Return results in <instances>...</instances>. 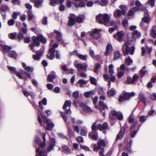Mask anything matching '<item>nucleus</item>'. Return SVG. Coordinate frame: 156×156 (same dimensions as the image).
I'll use <instances>...</instances> for the list:
<instances>
[{
	"mask_svg": "<svg viewBox=\"0 0 156 156\" xmlns=\"http://www.w3.org/2000/svg\"><path fill=\"white\" fill-rule=\"evenodd\" d=\"M75 20L72 17L69 18V20L68 22V25L69 26H72L75 24Z\"/></svg>",
	"mask_w": 156,
	"mask_h": 156,
	"instance_id": "obj_40",
	"label": "nucleus"
},
{
	"mask_svg": "<svg viewBox=\"0 0 156 156\" xmlns=\"http://www.w3.org/2000/svg\"><path fill=\"white\" fill-rule=\"evenodd\" d=\"M109 69V73L110 75L112 74L113 73V66L112 64L110 65L108 67Z\"/></svg>",
	"mask_w": 156,
	"mask_h": 156,
	"instance_id": "obj_53",
	"label": "nucleus"
},
{
	"mask_svg": "<svg viewBox=\"0 0 156 156\" xmlns=\"http://www.w3.org/2000/svg\"><path fill=\"white\" fill-rule=\"evenodd\" d=\"M9 10V7L8 6L4 5L2 6L1 8V11L4 12H6L7 11H8Z\"/></svg>",
	"mask_w": 156,
	"mask_h": 156,
	"instance_id": "obj_57",
	"label": "nucleus"
},
{
	"mask_svg": "<svg viewBox=\"0 0 156 156\" xmlns=\"http://www.w3.org/2000/svg\"><path fill=\"white\" fill-rule=\"evenodd\" d=\"M87 83V81L83 79H80L77 82L76 85L77 87H83L84 85L86 84Z\"/></svg>",
	"mask_w": 156,
	"mask_h": 156,
	"instance_id": "obj_22",
	"label": "nucleus"
},
{
	"mask_svg": "<svg viewBox=\"0 0 156 156\" xmlns=\"http://www.w3.org/2000/svg\"><path fill=\"white\" fill-rule=\"evenodd\" d=\"M78 4L77 2L74 1L72 2L69 0H68L66 2L67 6L69 8L72 7L73 5L76 8H81L83 6L82 5H83L82 2L80 3L81 5H78Z\"/></svg>",
	"mask_w": 156,
	"mask_h": 156,
	"instance_id": "obj_11",
	"label": "nucleus"
},
{
	"mask_svg": "<svg viewBox=\"0 0 156 156\" xmlns=\"http://www.w3.org/2000/svg\"><path fill=\"white\" fill-rule=\"evenodd\" d=\"M135 95V93L134 92L131 93L126 92L123 94V96L126 100L129 99L130 97H133Z\"/></svg>",
	"mask_w": 156,
	"mask_h": 156,
	"instance_id": "obj_29",
	"label": "nucleus"
},
{
	"mask_svg": "<svg viewBox=\"0 0 156 156\" xmlns=\"http://www.w3.org/2000/svg\"><path fill=\"white\" fill-rule=\"evenodd\" d=\"M1 47L3 50L2 51L3 53H9L10 50L12 49L11 46H8L5 45H1Z\"/></svg>",
	"mask_w": 156,
	"mask_h": 156,
	"instance_id": "obj_21",
	"label": "nucleus"
},
{
	"mask_svg": "<svg viewBox=\"0 0 156 156\" xmlns=\"http://www.w3.org/2000/svg\"><path fill=\"white\" fill-rule=\"evenodd\" d=\"M119 8L121 9V11H122L123 15H125L126 13V6L123 5H121L119 6Z\"/></svg>",
	"mask_w": 156,
	"mask_h": 156,
	"instance_id": "obj_48",
	"label": "nucleus"
},
{
	"mask_svg": "<svg viewBox=\"0 0 156 156\" xmlns=\"http://www.w3.org/2000/svg\"><path fill=\"white\" fill-rule=\"evenodd\" d=\"M32 40L33 41V43L30 44H29V46L31 50L34 51V47L35 46H38L40 45V42L37 39L36 37L34 36L32 37Z\"/></svg>",
	"mask_w": 156,
	"mask_h": 156,
	"instance_id": "obj_10",
	"label": "nucleus"
},
{
	"mask_svg": "<svg viewBox=\"0 0 156 156\" xmlns=\"http://www.w3.org/2000/svg\"><path fill=\"white\" fill-rule=\"evenodd\" d=\"M76 56L80 59L86 61L87 59V56L86 55H82L79 53H76Z\"/></svg>",
	"mask_w": 156,
	"mask_h": 156,
	"instance_id": "obj_42",
	"label": "nucleus"
},
{
	"mask_svg": "<svg viewBox=\"0 0 156 156\" xmlns=\"http://www.w3.org/2000/svg\"><path fill=\"white\" fill-rule=\"evenodd\" d=\"M124 74V71H118V77L119 78L121 77Z\"/></svg>",
	"mask_w": 156,
	"mask_h": 156,
	"instance_id": "obj_62",
	"label": "nucleus"
},
{
	"mask_svg": "<svg viewBox=\"0 0 156 156\" xmlns=\"http://www.w3.org/2000/svg\"><path fill=\"white\" fill-rule=\"evenodd\" d=\"M91 129L93 132H97V131L98 129L97 125V123L96 122H94L91 126Z\"/></svg>",
	"mask_w": 156,
	"mask_h": 156,
	"instance_id": "obj_47",
	"label": "nucleus"
},
{
	"mask_svg": "<svg viewBox=\"0 0 156 156\" xmlns=\"http://www.w3.org/2000/svg\"><path fill=\"white\" fill-rule=\"evenodd\" d=\"M17 33L16 32L11 33L8 34L9 37L12 40H16Z\"/></svg>",
	"mask_w": 156,
	"mask_h": 156,
	"instance_id": "obj_41",
	"label": "nucleus"
},
{
	"mask_svg": "<svg viewBox=\"0 0 156 156\" xmlns=\"http://www.w3.org/2000/svg\"><path fill=\"white\" fill-rule=\"evenodd\" d=\"M90 80L91 84L94 85H96L97 84V79L95 78L92 77H90Z\"/></svg>",
	"mask_w": 156,
	"mask_h": 156,
	"instance_id": "obj_45",
	"label": "nucleus"
},
{
	"mask_svg": "<svg viewBox=\"0 0 156 156\" xmlns=\"http://www.w3.org/2000/svg\"><path fill=\"white\" fill-rule=\"evenodd\" d=\"M108 125L106 122H104L103 124L99 123L97 125L98 129L100 131L108 129Z\"/></svg>",
	"mask_w": 156,
	"mask_h": 156,
	"instance_id": "obj_19",
	"label": "nucleus"
},
{
	"mask_svg": "<svg viewBox=\"0 0 156 156\" xmlns=\"http://www.w3.org/2000/svg\"><path fill=\"white\" fill-rule=\"evenodd\" d=\"M89 55L94 60H97L100 58V56L99 55H94V51L91 48L89 49Z\"/></svg>",
	"mask_w": 156,
	"mask_h": 156,
	"instance_id": "obj_27",
	"label": "nucleus"
},
{
	"mask_svg": "<svg viewBox=\"0 0 156 156\" xmlns=\"http://www.w3.org/2000/svg\"><path fill=\"white\" fill-rule=\"evenodd\" d=\"M128 25V20L126 19H124L122 22V26L126 28Z\"/></svg>",
	"mask_w": 156,
	"mask_h": 156,
	"instance_id": "obj_52",
	"label": "nucleus"
},
{
	"mask_svg": "<svg viewBox=\"0 0 156 156\" xmlns=\"http://www.w3.org/2000/svg\"><path fill=\"white\" fill-rule=\"evenodd\" d=\"M75 67L78 69H82L86 71L87 67V66L85 63H84L83 64L78 63L76 65V66H75Z\"/></svg>",
	"mask_w": 156,
	"mask_h": 156,
	"instance_id": "obj_24",
	"label": "nucleus"
},
{
	"mask_svg": "<svg viewBox=\"0 0 156 156\" xmlns=\"http://www.w3.org/2000/svg\"><path fill=\"white\" fill-rule=\"evenodd\" d=\"M138 8L133 7L130 9L127 13V15L128 16H132L134 15L135 12L138 10Z\"/></svg>",
	"mask_w": 156,
	"mask_h": 156,
	"instance_id": "obj_28",
	"label": "nucleus"
},
{
	"mask_svg": "<svg viewBox=\"0 0 156 156\" xmlns=\"http://www.w3.org/2000/svg\"><path fill=\"white\" fill-rule=\"evenodd\" d=\"M120 56V55L119 51H117L114 54V60H116L119 58Z\"/></svg>",
	"mask_w": 156,
	"mask_h": 156,
	"instance_id": "obj_49",
	"label": "nucleus"
},
{
	"mask_svg": "<svg viewBox=\"0 0 156 156\" xmlns=\"http://www.w3.org/2000/svg\"><path fill=\"white\" fill-rule=\"evenodd\" d=\"M132 40H129L128 38V41L125 42V44L122 46V51L124 55H128L129 53L133 55L134 53L135 47L133 45L130 47L132 43L133 44L135 41V37H139L141 36V33L136 30H133L132 33Z\"/></svg>",
	"mask_w": 156,
	"mask_h": 156,
	"instance_id": "obj_1",
	"label": "nucleus"
},
{
	"mask_svg": "<svg viewBox=\"0 0 156 156\" xmlns=\"http://www.w3.org/2000/svg\"><path fill=\"white\" fill-rule=\"evenodd\" d=\"M80 135L83 136H85L87 134V130L86 128L84 127L80 130Z\"/></svg>",
	"mask_w": 156,
	"mask_h": 156,
	"instance_id": "obj_44",
	"label": "nucleus"
},
{
	"mask_svg": "<svg viewBox=\"0 0 156 156\" xmlns=\"http://www.w3.org/2000/svg\"><path fill=\"white\" fill-rule=\"evenodd\" d=\"M126 64L128 66L130 65L133 62V60L130 58V57H129L125 60Z\"/></svg>",
	"mask_w": 156,
	"mask_h": 156,
	"instance_id": "obj_46",
	"label": "nucleus"
},
{
	"mask_svg": "<svg viewBox=\"0 0 156 156\" xmlns=\"http://www.w3.org/2000/svg\"><path fill=\"white\" fill-rule=\"evenodd\" d=\"M37 39L39 42L40 41L43 44H45L47 42V39L41 34H38L37 35Z\"/></svg>",
	"mask_w": 156,
	"mask_h": 156,
	"instance_id": "obj_25",
	"label": "nucleus"
},
{
	"mask_svg": "<svg viewBox=\"0 0 156 156\" xmlns=\"http://www.w3.org/2000/svg\"><path fill=\"white\" fill-rule=\"evenodd\" d=\"M71 101L70 100H66L65 101L62 107L63 109L64 110H65V112H63L65 114H66L67 115L69 113L71 112L70 107L71 106Z\"/></svg>",
	"mask_w": 156,
	"mask_h": 156,
	"instance_id": "obj_6",
	"label": "nucleus"
},
{
	"mask_svg": "<svg viewBox=\"0 0 156 156\" xmlns=\"http://www.w3.org/2000/svg\"><path fill=\"white\" fill-rule=\"evenodd\" d=\"M73 98L75 99H77L79 96V92L78 91H75L73 94Z\"/></svg>",
	"mask_w": 156,
	"mask_h": 156,
	"instance_id": "obj_56",
	"label": "nucleus"
},
{
	"mask_svg": "<svg viewBox=\"0 0 156 156\" xmlns=\"http://www.w3.org/2000/svg\"><path fill=\"white\" fill-rule=\"evenodd\" d=\"M125 132V128L124 127H121L119 133L117 136L116 140L122 139L123 137Z\"/></svg>",
	"mask_w": 156,
	"mask_h": 156,
	"instance_id": "obj_18",
	"label": "nucleus"
},
{
	"mask_svg": "<svg viewBox=\"0 0 156 156\" xmlns=\"http://www.w3.org/2000/svg\"><path fill=\"white\" fill-rule=\"evenodd\" d=\"M134 119L133 115H131L128 117V122L129 123H133Z\"/></svg>",
	"mask_w": 156,
	"mask_h": 156,
	"instance_id": "obj_58",
	"label": "nucleus"
},
{
	"mask_svg": "<svg viewBox=\"0 0 156 156\" xmlns=\"http://www.w3.org/2000/svg\"><path fill=\"white\" fill-rule=\"evenodd\" d=\"M88 136L92 140H96L98 138V133L97 132L91 131L89 132Z\"/></svg>",
	"mask_w": 156,
	"mask_h": 156,
	"instance_id": "obj_23",
	"label": "nucleus"
},
{
	"mask_svg": "<svg viewBox=\"0 0 156 156\" xmlns=\"http://www.w3.org/2000/svg\"><path fill=\"white\" fill-rule=\"evenodd\" d=\"M54 33L56 34L55 37L59 43L63 44L64 42L62 38V34L60 32L56 30H54Z\"/></svg>",
	"mask_w": 156,
	"mask_h": 156,
	"instance_id": "obj_14",
	"label": "nucleus"
},
{
	"mask_svg": "<svg viewBox=\"0 0 156 156\" xmlns=\"http://www.w3.org/2000/svg\"><path fill=\"white\" fill-rule=\"evenodd\" d=\"M136 7L138 8V10L143 11V9L141 8L142 6H141V4L139 0H136L135 2Z\"/></svg>",
	"mask_w": 156,
	"mask_h": 156,
	"instance_id": "obj_43",
	"label": "nucleus"
},
{
	"mask_svg": "<svg viewBox=\"0 0 156 156\" xmlns=\"http://www.w3.org/2000/svg\"><path fill=\"white\" fill-rule=\"evenodd\" d=\"M43 53L44 52L43 51L40 50L37 51H36V54L33 55V58L35 60L39 61Z\"/></svg>",
	"mask_w": 156,
	"mask_h": 156,
	"instance_id": "obj_16",
	"label": "nucleus"
},
{
	"mask_svg": "<svg viewBox=\"0 0 156 156\" xmlns=\"http://www.w3.org/2000/svg\"><path fill=\"white\" fill-rule=\"evenodd\" d=\"M60 113L63 120H64V122H65L66 124L67 125V128L68 129L69 136L70 137H71L73 135V131L72 129H71V128L69 126H68L67 124V121L66 119V117L64 113L62 112H61Z\"/></svg>",
	"mask_w": 156,
	"mask_h": 156,
	"instance_id": "obj_9",
	"label": "nucleus"
},
{
	"mask_svg": "<svg viewBox=\"0 0 156 156\" xmlns=\"http://www.w3.org/2000/svg\"><path fill=\"white\" fill-rule=\"evenodd\" d=\"M151 99L153 101H156V93H154L150 95Z\"/></svg>",
	"mask_w": 156,
	"mask_h": 156,
	"instance_id": "obj_64",
	"label": "nucleus"
},
{
	"mask_svg": "<svg viewBox=\"0 0 156 156\" xmlns=\"http://www.w3.org/2000/svg\"><path fill=\"white\" fill-rule=\"evenodd\" d=\"M28 18L29 20H31L34 17V15L32 14V12L31 10H29L27 12Z\"/></svg>",
	"mask_w": 156,
	"mask_h": 156,
	"instance_id": "obj_50",
	"label": "nucleus"
},
{
	"mask_svg": "<svg viewBox=\"0 0 156 156\" xmlns=\"http://www.w3.org/2000/svg\"><path fill=\"white\" fill-rule=\"evenodd\" d=\"M42 23L43 25H47L48 24V18L47 16H44L42 19Z\"/></svg>",
	"mask_w": 156,
	"mask_h": 156,
	"instance_id": "obj_54",
	"label": "nucleus"
},
{
	"mask_svg": "<svg viewBox=\"0 0 156 156\" xmlns=\"http://www.w3.org/2000/svg\"><path fill=\"white\" fill-rule=\"evenodd\" d=\"M70 120L72 123L73 124L75 123L78 125H81L83 123V121L80 120H77L75 122V118L74 117H71Z\"/></svg>",
	"mask_w": 156,
	"mask_h": 156,
	"instance_id": "obj_37",
	"label": "nucleus"
},
{
	"mask_svg": "<svg viewBox=\"0 0 156 156\" xmlns=\"http://www.w3.org/2000/svg\"><path fill=\"white\" fill-rule=\"evenodd\" d=\"M94 91H91L88 92H85L84 94V96L87 98L90 97V95L94 93Z\"/></svg>",
	"mask_w": 156,
	"mask_h": 156,
	"instance_id": "obj_59",
	"label": "nucleus"
},
{
	"mask_svg": "<svg viewBox=\"0 0 156 156\" xmlns=\"http://www.w3.org/2000/svg\"><path fill=\"white\" fill-rule=\"evenodd\" d=\"M42 103L44 105H46L47 104V100L46 98H44L42 99V101H40L39 102V106L41 109H43L44 107L42 104Z\"/></svg>",
	"mask_w": 156,
	"mask_h": 156,
	"instance_id": "obj_35",
	"label": "nucleus"
},
{
	"mask_svg": "<svg viewBox=\"0 0 156 156\" xmlns=\"http://www.w3.org/2000/svg\"><path fill=\"white\" fill-rule=\"evenodd\" d=\"M62 69L64 72H66L68 71L67 68V66L66 65H61V66Z\"/></svg>",
	"mask_w": 156,
	"mask_h": 156,
	"instance_id": "obj_61",
	"label": "nucleus"
},
{
	"mask_svg": "<svg viewBox=\"0 0 156 156\" xmlns=\"http://www.w3.org/2000/svg\"><path fill=\"white\" fill-rule=\"evenodd\" d=\"M142 20L144 22L147 23H149L150 21L149 18L147 16H144L143 17Z\"/></svg>",
	"mask_w": 156,
	"mask_h": 156,
	"instance_id": "obj_51",
	"label": "nucleus"
},
{
	"mask_svg": "<svg viewBox=\"0 0 156 156\" xmlns=\"http://www.w3.org/2000/svg\"><path fill=\"white\" fill-rule=\"evenodd\" d=\"M8 68L10 71H14L15 74L20 79L27 80V77L29 79L31 78L30 74L24 70H22L20 72H19L16 71V69L14 67L9 66L8 67Z\"/></svg>",
	"mask_w": 156,
	"mask_h": 156,
	"instance_id": "obj_2",
	"label": "nucleus"
},
{
	"mask_svg": "<svg viewBox=\"0 0 156 156\" xmlns=\"http://www.w3.org/2000/svg\"><path fill=\"white\" fill-rule=\"evenodd\" d=\"M95 108L99 110L101 113L104 116H105V109H108V107L106 104L102 101H99L98 102V105H95Z\"/></svg>",
	"mask_w": 156,
	"mask_h": 156,
	"instance_id": "obj_5",
	"label": "nucleus"
},
{
	"mask_svg": "<svg viewBox=\"0 0 156 156\" xmlns=\"http://www.w3.org/2000/svg\"><path fill=\"white\" fill-rule=\"evenodd\" d=\"M31 1L34 3V6L36 8L41 6L43 2V0H31Z\"/></svg>",
	"mask_w": 156,
	"mask_h": 156,
	"instance_id": "obj_32",
	"label": "nucleus"
},
{
	"mask_svg": "<svg viewBox=\"0 0 156 156\" xmlns=\"http://www.w3.org/2000/svg\"><path fill=\"white\" fill-rule=\"evenodd\" d=\"M15 20L13 19H11L8 21V24L10 26H12L14 24Z\"/></svg>",
	"mask_w": 156,
	"mask_h": 156,
	"instance_id": "obj_55",
	"label": "nucleus"
},
{
	"mask_svg": "<svg viewBox=\"0 0 156 156\" xmlns=\"http://www.w3.org/2000/svg\"><path fill=\"white\" fill-rule=\"evenodd\" d=\"M55 73L52 72L48 75L47 79L49 82H52L53 79L55 78Z\"/></svg>",
	"mask_w": 156,
	"mask_h": 156,
	"instance_id": "obj_36",
	"label": "nucleus"
},
{
	"mask_svg": "<svg viewBox=\"0 0 156 156\" xmlns=\"http://www.w3.org/2000/svg\"><path fill=\"white\" fill-rule=\"evenodd\" d=\"M105 146V143L104 140H100L97 143V146L95 144L94 145V150L95 151H97V150L101 149V147H103Z\"/></svg>",
	"mask_w": 156,
	"mask_h": 156,
	"instance_id": "obj_8",
	"label": "nucleus"
},
{
	"mask_svg": "<svg viewBox=\"0 0 156 156\" xmlns=\"http://www.w3.org/2000/svg\"><path fill=\"white\" fill-rule=\"evenodd\" d=\"M112 48L111 44H108L106 47V50L105 53V54L107 56L108 55L109 53L112 52Z\"/></svg>",
	"mask_w": 156,
	"mask_h": 156,
	"instance_id": "obj_30",
	"label": "nucleus"
},
{
	"mask_svg": "<svg viewBox=\"0 0 156 156\" xmlns=\"http://www.w3.org/2000/svg\"><path fill=\"white\" fill-rule=\"evenodd\" d=\"M17 55V53L15 51L12 50L9 51L8 56L9 57L16 59Z\"/></svg>",
	"mask_w": 156,
	"mask_h": 156,
	"instance_id": "obj_31",
	"label": "nucleus"
},
{
	"mask_svg": "<svg viewBox=\"0 0 156 156\" xmlns=\"http://www.w3.org/2000/svg\"><path fill=\"white\" fill-rule=\"evenodd\" d=\"M111 113L114 116L117 117L119 120L122 121L123 119V116L122 113L120 112H117L113 110L111 111Z\"/></svg>",
	"mask_w": 156,
	"mask_h": 156,
	"instance_id": "obj_13",
	"label": "nucleus"
},
{
	"mask_svg": "<svg viewBox=\"0 0 156 156\" xmlns=\"http://www.w3.org/2000/svg\"><path fill=\"white\" fill-rule=\"evenodd\" d=\"M90 34L94 38H98L99 37L100 33L98 29H95L93 31L90 32Z\"/></svg>",
	"mask_w": 156,
	"mask_h": 156,
	"instance_id": "obj_26",
	"label": "nucleus"
},
{
	"mask_svg": "<svg viewBox=\"0 0 156 156\" xmlns=\"http://www.w3.org/2000/svg\"><path fill=\"white\" fill-rule=\"evenodd\" d=\"M101 2L102 3L101 4L102 6H106L108 3V0H101Z\"/></svg>",
	"mask_w": 156,
	"mask_h": 156,
	"instance_id": "obj_63",
	"label": "nucleus"
},
{
	"mask_svg": "<svg viewBox=\"0 0 156 156\" xmlns=\"http://www.w3.org/2000/svg\"><path fill=\"white\" fill-rule=\"evenodd\" d=\"M62 148L64 150V152L65 154H69L70 153L71 150L68 148L67 146L66 145H63L62 146Z\"/></svg>",
	"mask_w": 156,
	"mask_h": 156,
	"instance_id": "obj_39",
	"label": "nucleus"
},
{
	"mask_svg": "<svg viewBox=\"0 0 156 156\" xmlns=\"http://www.w3.org/2000/svg\"><path fill=\"white\" fill-rule=\"evenodd\" d=\"M139 100L138 102V104H139L140 102H142L145 105H147V104L146 100V98L143 93H141L139 94Z\"/></svg>",
	"mask_w": 156,
	"mask_h": 156,
	"instance_id": "obj_20",
	"label": "nucleus"
},
{
	"mask_svg": "<svg viewBox=\"0 0 156 156\" xmlns=\"http://www.w3.org/2000/svg\"><path fill=\"white\" fill-rule=\"evenodd\" d=\"M24 37L25 35L22 33V32L19 31L17 37H16V40L18 41H20L22 40Z\"/></svg>",
	"mask_w": 156,
	"mask_h": 156,
	"instance_id": "obj_38",
	"label": "nucleus"
},
{
	"mask_svg": "<svg viewBox=\"0 0 156 156\" xmlns=\"http://www.w3.org/2000/svg\"><path fill=\"white\" fill-rule=\"evenodd\" d=\"M37 153L35 156H47V154L45 151V144L41 142L38 148L36 150Z\"/></svg>",
	"mask_w": 156,
	"mask_h": 156,
	"instance_id": "obj_4",
	"label": "nucleus"
},
{
	"mask_svg": "<svg viewBox=\"0 0 156 156\" xmlns=\"http://www.w3.org/2000/svg\"><path fill=\"white\" fill-rule=\"evenodd\" d=\"M138 120L135 121L130 127L129 130L138 131L141 125V124H138Z\"/></svg>",
	"mask_w": 156,
	"mask_h": 156,
	"instance_id": "obj_17",
	"label": "nucleus"
},
{
	"mask_svg": "<svg viewBox=\"0 0 156 156\" xmlns=\"http://www.w3.org/2000/svg\"><path fill=\"white\" fill-rule=\"evenodd\" d=\"M41 116L43 121L47 125L46 129L47 130L51 131L52 130V127L54 126V124L52 123H49V121L47 119L46 117L43 115L42 114L41 115Z\"/></svg>",
	"mask_w": 156,
	"mask_h": 156,
	"instance_id": "obj_7",
	"label": "nucleus"
},
{
	"mask_svg": "<svg viewBox=\"0 0 156 156\" xmlns=\"http://www.w3.org/2000/svg\"><path fill=\"white\" fill-rule=\"evenodd\" d=\"M122 15H123L122 11L120 10H117L114 11V15L116 18L120 17Z\"/></svg>",
	"mask_w": 156,
	"mask_h": 156,
	"instance_id": "obj_33",
	"label": "nucleus"
},
{
	"mask_svg": "<svg viewBox=\"0 0 156 156\" xmlns=\"http://www.w3.org/2000/svg\"><path fill=\"white\" fill-rule=\"evenodd\" d=\"M116 93L115 90L112 88L107 91V96L109 97H113L116 94Z\"/></svg>",
	"mask_w": 156,
	"mask_h": 156,
	"instance_id": "obj_34",
	"label": "nucleus"
},
{
	"mask_svg": "<svg viewBox=\"0 0 156 156\" xmlns=\"http://www.w3.org/2000/svg\"><path fill=\"white\" fill-rule=\"evenodd\" d=\"M78 104L82 108L83 110L85 112H92L91 109L85 104L83 103L81 101H79L78 102Z\"/></svg>",
	"mask_w": 156,
	"mask_h": 156,
	"instance_id": "obj_15",
	"label": "nucleus"
},
{
	"mask_svg": "<svg viewBox=\"0 0 156 156\" xmlns=\"http://www.w3.org/2000/svg\"><path fill=\"white\" fill-rule=\"evenodd\" d=\"M124 35L125 34L123 31H118L116 34L114 35L113 37L118 41L121 42L122 41V38Z\"/></svg>",
	"mask_w": 156,
	"mask_h": 156,
	"instance_id": "obj_12",
	"label": "nucleus"
},
{
	"mask_svg": "<svg viewBox=\"0 0 156 156\" xmlns=\"http://www.w3.org/2000/svg\"><path fill=\"white\" fill-rule=\"evenodd\" d=\"M154 0H148V3L150 5V7L152 8L154 6Z\"/></svg>",
	"mask_w": 156,
	"mask_h": 156,
	"instance_id": "obj_60",
	"label": "nucleus"
},
{
	"mask_svg": "<svg viewBox=\"0 0 156 156\" xmlns=\"http://www.w3.org/2000/svg\"><path fill=\"white\" fill-rule=\"evenodd\" d=\"M110 16L108 14L105 13L99 14L96 17V19L97 22L101 24H103L105 22V24L107 25V23L109 22Z\"/></svg>",
	"mask_w": 156,
	"mask_h": 156,
	"instance_id": "obj_3",
	"label": "nucleus"
}]
</instances>
